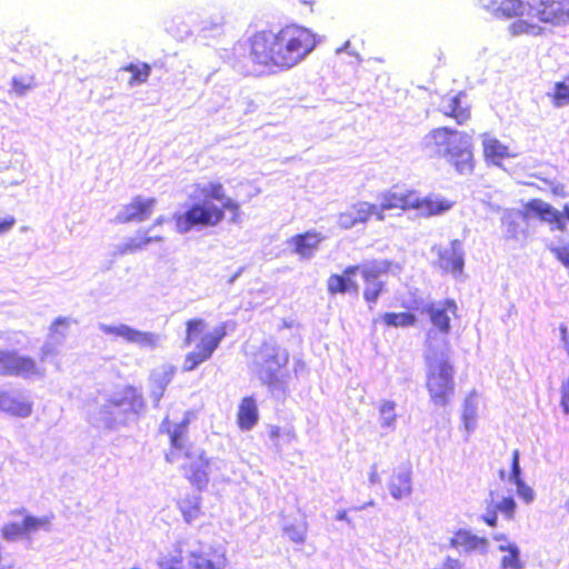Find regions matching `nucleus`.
<instances>
[{
    "label": "nucleus",
    "instance_id": "f257e3e1",
    "mask_svg": "<svg viewBox=\"0 0 569 569\" xmlns=\"http://www.w3.org/2000/svg\"><path fill=\"white\" fill-rule=\"evenodd\" d=\"M317 46V36L299 26H287L278 32L260 31L251 38V60L273 70H288L300 63Z\"/></svg>",
    "mask_w": 569,
    "mask_h": 569
},
{
    "label": "nucleus",
    "instance_id": "f03ea898",
    "mask_svg": "<svg viewBox=\"0 0 569 569\" xmlns=\"http://www.w3.org/2000/svg\"><path fill=\"white\" fill-rule=\"evenodd\" d=\"M190 197L197 201L184 212L174 216L179 233H188L194 228L216 227L223 220L224 211L231 212V222L239 221L240 206L227 196L222 183L218 181L198 183Z\"/></svg>",
    "mask_w": 569,
    "mask_h": 569
},
{
    "label": "nucleus",
    "instance_id": "7ed1b4c3",
    "mask_svg": "<svg viewBox=\"0 0 569 569\" xmlns=\"http://www.w3.org/2000/svg\"><path fill=\"white\" fill-rule=\"evenodd\" d=\"M421 143L429 156L445 159L459 174L473 171L472 137L469 133L440 127L428 132Z\"/></svg>",
    "mask_w": 569,
    "mask_h": 569
},
{
    "label": "nucleus",
    "instance_id": "20e7f679",
    "mask_svg": "<svg viewBox=\"0 0 569 569\" xmlns=\"http://www.w3.org/2000/svg\"><path fill=\"white\" fill-rule=\"evenodd\" d=\"M453 375L449 347L446 343L440 348L430 346L426 351V388L435 406L445 407L453 396Z\"/></svg>",
    "mask_w": 569,
    "mask_h": 569
},
{
    "label": "nucleus",
    "instance_id": "39448f33",
    "mask_svg": "<svg viewBox=\"0 0 569 569\" xmlns=\"http://www.w3.org/2000/svg\"><path fill=\"white\" fill-rule=\"evenodd\" d=\"M188 421L183 420L179 425L171 428L170 421L166 419L162 422L161 429H166L169 433L172 450L167 455V460L170 462L176 461L180 453L187 459L183 465L184 475L198 489H202L208 485V469L202 467V462H208L204 452L198 448L187 446L186 431Z\"/></svg>",
    "mask_w": 569,
    "mask_h": 569
},
{
    "label": "nucleus",
    "instance_id": "423d86ee",
    "mask_svg": "<svg viewBox=\"0 0 569 569\" xmlns=\"http://www.w3.org/2000/svg\"><path fill=\"white\" fill-rule=\"evenodd\" d=\"M144 401L140 392L132 387L114 393L109 400L100 405L98 411L92 412V419L107 428L127 423L133 420L143 409Z\"/></svg>",
    "mask_w": 569,
    "mask_h": 569
},
{
    "label": "nucleus",
    "instance_id": "0eeeda50",
    "mask_svg": "<svg viewBox=\"0 0 569 569\" xmlns=\"http://www.w3.org/2000/svg\"><path fill=\"white\" fill-rule=\"evenodd\" d=\"M288 361L289 355L284 349L264 343L254 356L253 372L263 385L274 387L280 381L281 369Z\"/></svg>",
    "mask_w": 569,
    "mask_h": 569
},
{
    "label": "nucleus",
    "instance_id": "6e6552de",
    "mask_svg": "<svg viewBox=\"0 0 569 569\" xmlns=\"http://www.w3.org/2000/svg\"><path fill=\"white\" fill-rule=\"evenodd\" d=\"M0 376L42 379L46 376V368L30 356L20 355L14 350L0 349Z\"/></svg>",
    "mask_w": 569,
    "mask_h": 569
},
{
    "label": "nucleus",
    "instance_id": "1a4fd4ad",
    "mask_svg": "<svg viewBox=\"0 0 569 569\" xmlns=\"http://www.w3.org/2000/svg\"><path fill=\"white\" fill-rule=\"evenodd\" d=\"M526 13L552 27L569 24V0H526Z\"/></svg>",
    "mask_w": 569,
    "mask_h": 569
},
{
    "label": "nucleus",
    "instance_id": "9d476101",
    "mask_svg": "<svg viewBox=\"0 0 569 569\" xmlns=\"http://www.w3.org/2000/svg\"><path fill=\"white\" fill-rule=\"evenodd\" d=\"M391 268L392 263L387 260H375L360 266L348 267L346 273L356 274L360 272L365 280L363 297L367 302L376 303L383 288V282L380 280V277L388 273Z\"/></svg>",
    "mask_w": 569,
    "mask_h": 569
},
{
    "label": "nucleus",
    "instance_id": "9b49d317",
    "mask_svg": "<svg viewBox=\"0 0 569 569\" xmlns=\"http://www.w3.org/2000/svg\"><path fill=\"white\" fill-rule=\"evenodd\" d=\"M226 335L227 329L224 323L219 325L211 331L206 332L199 342H197L194 349L186 356L183 370L192 371L199 365L209 360Z\"/></svg>",
    "mask_w": 569,
    "mask_h": 569
},
{
    "label": "nucleus",
    "instance_id": "f8f14e48",
    "mask_svg": "<svg viewBox=\"0 0 569 569\" xmlns=\"http://www.w3.org/2000/svg\"><path fill=\"white\" fill-rule=\"evenodd\" d=\"M160 569H214L212 562L204 556L191 551L184 563L181 545L174 546V549L162 553L158 559Z\"/></svg>",
    "mask_w": 569,
    "mask_h": 569
},
{
    "label": "nucleus",
    "instance_id": "ddd939ff",
    "mask_svg": "<svg viewBox=\"0 0 569 569\" xmlns=\"http://www.w3.org/2000/svg\"><path fill=\"white\" fill-rule=\"evenodd\" d=\"M379 202L375 203L377 212V220L383 221L386 211L400 209L402 211L413 209L417 206L416 191H395L389 190L379 196Z\"/></svg>",
    "mask_w": 569,
    "mask_h": 569
},
{
    "label": "nucleus",
    "instance_id": "4468645a",
    "mask_svg": "<svg viewBox=\"0 0 569 569\" xmlns=\"http://www.w3.org/2000/svg\"><path fill=\"white\" fill-rule=\"evenodd\" d=\"M496 550L501 553L499 569H525L526 562L521 557V549L518 543L505 533L498 532L492 536Z\"/></svg>",
    "mask_w": 569,
    "mask_h": 569
},
{
    "label": "nucleus",
    "instance_id": "2eb2a0df",
    "mask_svg": "<svg viewBox=\"0 0 569 569\" xmlns=\"http://www.w3.org/2000/svg\"><path fill=\"white\" fill-rule=\"evenodd\" d=\"M421 313H427L432 326L447 335L451 328V318L457 316V305L450 299L430 302L422 307Z\"/></svg>",
    "mask_w": 569,
    "mask_h": 569
},
{
    "label": "nucleus",
    "instance_id": "dca6fc26",
    "mask_svg": "<svg viewBox=\"0 0 569 569\" xmlns=\"http://www.w3.org/2000/svg\"><path fill=\"white\" fill-rule=\"evenodd\" d=\"M449 546L459 552H479L486 555L489 549V540L475 535L469 529H458L449 540Z\"/></svg>",
    "mask_w": 569,
    "mask_h": 569
},
{
    "label": "nucleus",
    "instance_id": "f3484780",
    "mask_svg": "<svg viewBox=\"0 0 569 569\" xmlns=\"http://www.w3.org/2000/svg\"><path fill=\"white\" fill-rule=\"evenodd\" d=\"M477 4L496 18H513L526 14V0H476Z\"/></svg>",
    "mask_w": 569,
    "mask_h": 569
},
{
    "label": "nucleus",
    "instance_id": "a211bd4d",
    "mask_svg": "<svg viewBox=\"0 0 569 569\" xmlns=\"http://www.w3.org/2000/svg\"><path fill=\"white\" fill-rule=\"evenodd\" d=\"M375 203L358 201L351 204L338 217V224L342 229H351L359 223H366L371 217L377 219Z\"/></svg>",
    "mask_w": 569,
    "mask_h": 569
},
{
    "label": "nucleus",
    "instance_id": "6ab92c4d",
    "mask_svg": "<svg viewBox=\"0 0 569 569\" xmlns=\"http://www.w3.org/2000/svg\"><path fill=\"white\" fill-rule=\"evenodd\" d=\"M391 497L402 500L412 493V470L409 465H401L393 469L388 482Z\"/></svg>",
    "mask_w": 569,
    "mask_h": 569
},
{
    "label": "nucleus",
    "instance_id": "aec40b11",
    "mask_svg": "<svg viewBox=\"0 0 569 569\" xmlns=\"http://www.w3.org/2000/svg\"><path fill=\"white\" fill-rule=\"evenodd\" d=\"M439 256V266L446 272H451L455 277L462 273L463 269V250L459 240H453L447 248L437 250Z\"/></svg>",
    "mask_w": 569,
    "mask_h": 569
},
{
    "label": "nucleus",
    "instance_id": "412c9836",
    "mask_svg": "<svg viewBox=\"0 0 569 569\" xmlns=\"http://www.w3.org/2000/svg\"><path fill=\"white\" fill-rule=\"evenodd\" d=\"M154 204L153 198L137 197L121 209L116 219L119 222L143 221L151 216Z\"/></svg>",
    "mask_w": 569,
    "mask_h": 569
},
{
    "label": "nucleus",
    "instance_id": "4be33fe9",
    "mask_svg": "<svg viewBox=\"0 0 569 569\" xmlns=\"http://www.w3.org/2000/svg\"><path fill=\"white\" fill-rule=\"evenodd\" d=\"M325 239L319 232L308 231L302 234L293 236L288 240L292 251L301 259H311L318 251L320 242Z\"/></svg>",
    "mask_w": 569,
    "mask_h": 569
},
{
    "label": "nucleus",
    "instance_id": "5701e85b",
    "mask_svg": "<svg viewBox=\"0 0 569 569\" xmlns=\"http://www.w3.org/2000/svg\"><path fill=\"white\" fill-rule=\"evenodd\" d=\"M481 141L483 157L487 162L493 166L500 167L505 159L517 157V152L511 151L508 146L489 133L482 134Z\"/></svg>",
    "mask_w": 569,
    "mask_h": 569
},
{
    "label": "nucleus",
    "instance_id": "b1692460",
    "mask_svg": "<svg viewBox=\"0 0 569 569\" xmlns=\"http://www.w3.org/2000/svg\"><path fill=\"white\" fill-rule=\"evenodd\" d=\"M0 410L11 416L26 418L32 412V403L20 393L0 391Z\"/></svg>",
    "mask_w": 569,
    "mask_h": 569
},
{
    "label": "nucleus",
    "instance_id": "393cba45",
    "mask_svg": "<svg viewBox=\"0 0 569 569\" xmlns=\"http://www.w3.org/2000/svg\"><path fill=\"white\" fill-rule=\"evenodd\" d=\"M463 97L462 92L452 97H443L439 104L440 111L445 116L453 118L458 124L466 123L470 118L469 106L463 103Z\"/></svg>",
    "mask_w": 569,
    "mask_h": 569
},
{
    "label": "nucleus",
    "instance_id": "a878e982",
    "mask_svg": "<svg viewBox=\"0 0 569 569\" xmlns=\"http://www.w3.org/2000/svg\"><path fill=\"white\" fill-rule=\"evenodd\" d=\"M452 207V201L438 196H429L421 198L417 193V206H413V209L418 211L421 217H431L437 214H442L450 210Z\"/></svg>",
    "mask_w": 569,
    "mask_h": 569
},
{
    "label": "nucleus",
    "instance_id": "bb28decb",
    "mask_svg": "<svg viewBox=\"0 0 569 569\" xmlns=\"http://www.w3.org/2000/svg\"><path fill=\"white\" fill-rule=\"evenodd\" d=\"M519 457V451L513 450L511 470L510 473L508 475V481L516 486L518 497L529 505L535 500L536 493L533 489L530 486H528L521 478Z\"/></svg>",
    "mask_w": 569,
    "mask_h": 569
},
{
    "label": "nucleus",
    "instance_id": "cd10ccee",
    "mask_svg": "<svg viewBox=\"0 0 569 569\" xmlns=\"http://www.w3.org/2000/svg\"><path fill=\"white\" fill-rule=\"evenodd\" d=\"M176 372V368L172 365H162L151 372L150 381L152 383L151 398L156 405L159 403L163 396L167 386L172 380Z\"/></svg>",
    "mask_w": 569,
    "mask_h": 569
},
{
    "label": "nucleus",
    "instance_id": "c85d7f7f",
    "mask_svg": "<svg viewBox=\"0 0 569 569\" xmlns=\"http://www.w3.org/2000/svg\"><path fill=\"white\" fill-rule=\"evenodd\" d=\"M479 399L476 391L470 392L463 402L462 423L468 435L475 431L478 419Z\"/></svg>",
    "mask_w": 569,
    "mask_h": 569
},
{
    "label": "nucleus",
    "instance_id": "c756f323",
    "mask_svg": "<svg viewBox=\"0 0 569 569\" xmlns=\"http://www.w3.org/2000/svg\"><path fill=\"white\" fill-rule=\"evenodd\" d=\"M239 426L243 430H250L258 421V408L253 398H244L238 412Z\"/></svg>",
    "mask_w": 569,
    "mask_h": 569
},
{
    "label": "nucleus",
    "instance_id": "7c9ffc66",
    "mask_svg": "<svg viewBox=\"0 0 569 569\" xmlns=\"http://www.w3.org/2000/svg\"><path fill=\"white\" fill-rule=\"evenodd\" d=\"M98 329L104 336L112 337L114 339H121L127 343H132L136 328L130 327L122 322L114 323H99Z\"/></svg>",
    "mask_w": 569,
    "mask_h": 569
},
{
    "label": "nucleus",
    "instance_id": "2f4dec72",
    "mask_svg": "<svg viewBox=\"0 0 569 569\" xmlns=\"http://www.w3.org/2000/svg\"><path fill=\"white\" fill-rule=\"evenodd\" d=\"M523 220V216L519 211L507 212L502 218V224L505 227V236L508 239L516 241L525 238V229L520 226Z\"/></svg>",
    "mask_w": 569,
    "mask_h": 569
},
{
    "label": "nucleus",
    "instance_id": "473e14b6",
    "mask_svg": "<svg viewBox=\"0 0 569 569\" xmlns=\"http://www.w3.org/2000/svg\"><path fill=\"white\" fill-rule=\"evenodd\" d=\"M353 274H347L346 270L343 274H332L327 281L328 291L331 295L346 293V292H358V284L352 279Z\"/></svg>",
    "mask_w": 569,
    "mask_h": 569
},
{
    "label": "nucleus",
    "instance_id": "72a5a7b5",
    "mask_svg": "<svg viewBox=\"0 0 569 569\" xmlns=\"http://www.w3.org/2000/svg\"><path fill=\"white\" fill-rule=\"evenodd\" d=\"M163 340V336L158 332L136 329L131 345L141 349L154 350L162 347Z\"/></svg>",
    "mask_w": 569,
    "mask_h": 569
},
{
    "label": "nucleus",
    "instance_id": "f704fd0d",
    "mask_svg": "<svg viewBox=\"0 0 569 569\" xmlns=\"http://www.w3.org/2000/svg\"><path fill=\"white\" fill-rule=\"evenodd\" d=\"M396 402L392 400H382L379 403L380 427L393 431L397 426L398 415L396 412Z\"/></svg>",
    "mask_w": 569,
    "mask_h": 569
},
{
    "label": "nucleus",
    "instance_id": "c9c22d12",
    "mask_svg": "<svg viewBox=\"0 0 569 569\" xmlns=\"http://www.w3.org/2000/svg\"><path fill=\"white\" fill-rule=\"evenodd\" d=\"M201 466L208 469V482H226L230 480L229 475L226 472L228 467L227 461L219 458H212L208 459V462H202Z\"/></svg>",
    "mask_w": 569,
    "mask_h": 569
},
{
    "label": "nucleus",
    "instance_id": "e433bc0d",
    "mask_svg": "<svg viewBox=\"0 0 569 569\" xmlns=\"http://www.w3.org/2000/svg\"><path fill=\"white\" fill-rule=\"evenodd\" d=\"M149 231L143 232V234H138L137 237L130 238L124 244L119 247V252L121 254L132 253L137 250L144 249L149 243L153 241H162V237L154 234L149 236Z\"/></svg>",
    "mask_w": 569,
    "mask_h": 569
},
{
    "label": "nucleus",
    "instance_id": "4c0bfd02",
    "mask_svg": "<svg viewBox=\"0 0 569 569\" xmlns=\"http://www.w3.org/2000/svg\"><path fill=\"white\" fill-rule=\"evenodd\" d=\"M509 31L512 36L527 34L531 37H539L545 33V28L539 23L518 19L509 26Z\"/></svg>",
    "mask_w": 569,
    "mask_h": 569
},
{
    "label": "nucleus",
    "instance_id": "58836bf2",
    "mask_svg": "<svg viewBox=\"0 0 569 569\" xmlns=\"http://www.w3.org/2000/svg\"><path fill=\"white\" fill-rule=\"evenodd\" d=\"M547 96L556 108L569 106V76L563 81L556 82Z\"/></svg>",
    "mask_w": 569,
    "mask_h": 569
},
{
    "label": "nucleus",
    "instance_id": "ea45409f",
    "mask_svg": "<svg viewBox=\"0 0 569 569\" xmlns=\"http://www.w3.org/2000/svg\"><path fill=\"white\" fill-rule=\"evenodd\" d=\"M180 511L187 522H192L201 513L200 498L198 496L187 497L179 502Z\"/></svg>",
    "mask_w": 569,
    "mask_h": 569
},
{
    "label": "nucleus",
    "instance_id": "a19ab883",
    "mask_svg": "<svg viewBox=\"0 0 569 569\" xmlns=\"http://www.w3.org/2000/svg\"><path fill=\"white\" fill-rule=\"evenodd\" d=\"M527 208L530 212L536 213L545 221H559V212L547 202L532 200Z\"/></svg>",
    "mask_w": 569,
    "mask_h": 569
},
{
    "label": "nucleus",
    "instance_id": "79ce46f5",
    "mask_svg": "<svg viewBox=\"0 0 569 569\" xmlns=\"http://www.w3.org/2000/svg\"><path fill=\"white\" fill-rule=\"evenodd\" d=\"M416 316L410 312H386L382 316V321L389 327H410L416 323Z\"/></svg>",
    "mask_w": 569,
    "mask_h": 569
},
{
    "label": "nucleus",
    "instance_id": "37998d69",
    "mask_svg": "<svg viewBox=\"0 0 569 569\" xmlns=\"http://www.w3.org/2000/svg\"><path fill=\"white\" fill-rule=\"evenodd\" d=\"M51 522V517L43 516L40 518L27 516L22 520L26 536L34 533L39 530H48Z\"/></svg>",
    "mask_w": 569,
    "mask_h": 569
},
{
    "label": "nucleus",
    "instance_id": "c03bdc74",
    "mask_svg": "<svg viewBox=\"0 0 569 569\" xmlns=\"http://www.w3.org/2000/svg\"><path fill=\"white\" fill-rule=\"evenodd\" d=\"M127 71L131 73V78L129 80L130 86H137L144 83L150 76V67L146 63L142 64H130L126 68Z\"/></svg>",
    "mask_w": 569,
    "mask_h": 569
},
{
    "label": "nucleus",
    "instance_id": "a18cd8bd",
    "mask_svg": "<svg viewBox=\"0 0 569 569\" xmlns=\"http://www.w3.org/2000/svg\"><path fill=\"white\" fill-rule=\"evenodd\" d=\"M74 322L70 317H58L50 326V336L63 339L67 337L71 323Z\"/></svg>",
    "mask_w": 569,
    "mask_h": 569
},
{
    "label": "nucleus",
    "instance_id": "49530a36",
    "mask_svg": "<svg viewBox=\"0 0 569 569\" xmlns=\"http://www.w3.org/2000/svg\"><path fill=\"white\" fill-rule=\"evenodd\" d=\"M1 535L8 541H14L26 536L22 521L6 523L1 529Z\"/></svg>",
    "mask_w": 569,
    "mask_h": 569
},
{
    "label": "nucleus",
    "instance_id": "de8ad7c7",
    "mask_svg": "<svg viewBox=\"0 0 569 569\" xmlns=\"http://www.w3.org/2000/svg\"><path fill=\"white\" fill-rule=\"evenodd\" d=\"M207 323L202 319H191L187 322L186 343L190 345L199 335L203 333Z\"/></svg>",
    "mask_w": 569,
    "mask_h": 569
},
{
    "label": "nucleus",
    "instance_id": "09e8293b",
    "mask_svg": "<svg viewBox=\"0 0 569 569\" xmlns=\"http://www.w3.org/2000/svg\"><path fill=\"white\" fill-rule=\"evenodd\" d=\"M284 533L289 539L297 543H302L307 536V523L301 522L299 525H289L284 527Z\"/></svg>",
    "mask_w": 569,
    "mask_h": 569
},
{
    "label": "nucleus",
    "instance_id": "8fccbe9b",
    "mask_svg": "<svg viewBox=\"0 0 569 569\" xmlns=\"http://www.w3.org/2000/svg\"><path fill=\"white\" fill-rule=\"evenodd\" d=\"M516 507V501L511 497H503L495 503L496 510L501 512L508 520L513 519Z\"/></svg>",
    "mask_w": 569,
    "mask_h": 569
},
{
    "label": "nucleus",
    "instance_id": "3c124183",
    "mask_svg": "<svg viewBox=\"0 0 569 569\" xmlns=\"http://www.w3.org/2000/svg\"><path fill=\"white\" fill-rule=\"evenodd\" d=\"M550 251L566 268H569V246L550 247Z\"/></svg>",
    "mask_w": 569,
    "mask_h": 569
},
{
    "label": "nucleus",
    "instance_id": "603ef678",
    "mask_svg": "<svg viewBox=\"0 0 569 569\" xmlns=\"http://www.w3.org/2000/svg\"><path fill=\"white\" fill-rule=\"evenodd\" d=\"M462 568H463V565L459 559L447 556L443 559L442 563L439 567H436L433 569H462Z\"/></svg>",
    "mask_w": 569,
    "mask_h": 569
},
{
    "label": "nucleus",
    "instance_id": "864d4df0",
    "mask_svg": "<svg viewBox=\"0 0 569 569\" xmlns=\"http://www.w3.org/2000/svg\"><path fill=\"white\" fill-rule=\"evenodd\" d=\"M14 224L16 219L13 216H6L4 218L0 217V234L9 232Z\"/></svg>",
    "mask_w": 569,
    "mask_h": 569
},
{
    "label": "nucleus",
    "instance_id": "5fc2aeb1",
    "mask_svg": "<svg viewBox=\"0 0 569 569\" xmlns=\"http://www.w3.org/2000/svg\"><path fill=\"white\" fill-rule=\"evenodd\" d=\"M12 88L18 94L22 96L30 89V83H26L21 79L13 78Z\"/></svg>",
    "mask_w": 569,
    "mask_h": 569
},
{
    "label": "nucleus",
    "instance_id": "6e6d98bb",
    "mask_svg": "<svg viewBox=\"0 0 569 569\" xmlns=\"http://www.w3.org/2000/svg\"><path fill=\"white\" fill-rule=\"evenodd\" d=\"M496 508L493 510H488L486 513L481 516V519L490 527H496L498 522Z\"/></svg>",
    "mask_w": 569,
    "mask_h": 569
},
{
    "label": "nucleus",
    "instance_id": "4d7b16f0",
    "mask_svg": "<svg viewBox=\"0 0 569 569\" xmlns=\"http://www.w3.org/2000/svg\"><path fill=\"white\" fill-rule=\"evenodd\" d=\"M53 352H54V347L50 342H47L40 349V359L46 360Z\"/></svg>",
    "mask_w": 569,
    "mask_h": 569
},
{
    "label": "nucleus",
    "instance_id": "13d9d810",
    "mask_svg": "<svg viewBox=\"0 0 569 569\" xmlns=\"http://www.w3.org/2000/svg\"><path fill=\"white\" fill-rule=\"evenodd\" d=\"M543 183L547 184L555 194H563V187L559 182L543 180Z\"/></svg>",
    "mask_w": 569,
    "mask_h": 569
},
{
    "label": "nucleus",
    "instance_id": "bf43d9fd",
    "mask_svg": "<svg viewBox=\"0 0 569 569\" xmlns=\"http://www.w3.org/2000/svg\"><path fill=\"white\" fill-rule=\"evenodd\" d=\"M224 23V18L219 16V17H216L211 22H210V26L207 24V22H204V26L203 28L204 29H218L220 27H222Z\"/></svg>",
    "mask_w": 569,
    "mask_h": 569
},
{
    "label": "nucleus",
    "instance_id": "052dcab7",
    "mask_svg": "<svg viewBox=\"0 0 569 569\" xmlns=\"http://www.w3.org/2000/svg\"><path fill=\"white\" fill-rule=\"evenodd\" d=\"M560 332H561V340L563 342V346L567 350V353L569 355V337H568V332H567V327L566 326H561L560 327Z\"/></svg>",
    "mask_w": 569,
    "mask_h": 569
},
{
    "label": "nucleus",
    "instance_id": "680f3d73",
    "mask_svg": "<svg viewBox=\"0 0 569 569\" xmlns=\"http://www.w3.org/2000/svg\"><path fill=\"white\" fill-rule=\"evenodd\" d=\"M369 482L371 485L380 482V477H379V473L377 471V467L376 466L371 467V470H370V473H369Z\"/></svg>",
    "mask_w": 569,
    "mask_h": 569
},
{
    "label": "nucleus",
    "instance_id": "e2e57ef3",
    "mask_svg": "<svg viewBox=\"0 0 569 569\" xmlns=\"http://www.w3.org/2000/svg\"><path fill=\"white\" fill-rule=\"evenodd\" d=\"M336 519L339 521H346L350 526L352 525L351 519L348 517L347 510L338 511Z\"/></svg>",
    "mask_w": 569,
    "mask_h": 569
},
{
    "label": "nucleus",
    "instance_id": "0e129e2a",
    "mask_svg": "<svg viewBox=\"0 0 569 569\" xmlns=\"http://www.w3.org/2000/svg\"><path fill=\"white\" fill-rule=\"evenodd\" d=\"M349 48H350V41H346L345 44L341 48H338L336 52L337 53H341V52L346 51V52H348L351 56L358 57V54L356 52L349 50Z\"/></svg>",
    "mask_w": 569,
    "mask_h": 569
},
{
    "label": "nucleus",
    "instance_id": "69168bd1",
    "mask_svg": "<svg viewBox=\"0 0 569 569\" xmlns=\"http://www.w3.org/2000/svg\"><path fill=\"white\" fill-rule=\"evenodd\" d=\"M23 333L22 332H16L14 333V339H9L10 341H13L14 343L17 345H21L22 343V338H23Z\"/></svg>",
    "mask_w": 569,
    "mask_h": 569
},
{
    "label": "nucleus",
    "instance_id": "338daca9",
    "mask_svg": "<svg viewBox=\"0 0 569 569\" xmlns=\"http://www.w3.org/2000/svg\"><path fill=\"white\" fill-rule=\"evenodd\" d=\"M373 505H375V502L371 500V501L367 502L366 505H363V506H361V507H359V508H356V509H357V510H363V509H366L367 507H369V506H373Z\"/></svg>",
    "mask_w": 569,
    "mask_h": 569
},
{
    "label": "nucleus",
    "instance_id": "774afa93",
    "mask_svg": "<svg viewBox=\"0 0 569 569\" xmlns=\"http://www.w3.org/2000/svg\"><path fill=\"white\" fill-rule=\"evenodd\" d=\"M563 509L569 513V496L567 497V499L563 502Z\"/></svg>",
    "mask_w": 569,
    "mask_h": 569
}]
</instances>
